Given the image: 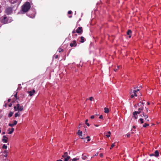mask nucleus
<instances>
[{
	"label": "nucleus",
	"mask_w": 161,
	"mask_h": 161,
	"mask_svg": "<svg viewBox=\"0 0 161 161\" xmlns=\"http://www.w3.org/2000/svg\"><path fill=\"white\" fill-rule=\"evenodd\" d=\"M14 129L13 128H9L8 129V134H11L14 131Z\"/></svg>",
	"instance_id": "ddd939ff"
},
{
	"label": "nucleus",
	"mask_w": 161,
	"mask_h": 161,
	"mask_svg": "<svg viewBox=\"0 0 161 161\" xmlns=\"http://www.w3.org/2000/svg\"><path fill=\"white\" fill-rule=\"evenodd\" d=\"M77 45V43L76 41L74 40L71 42L70 44V46L71 47H75Z\"/></svg>",
	"instance_id": "1a4fd4ad"
},
{
	"label": "nucleus",
	"mask_w": 161,
	"mask_h": 161,
	"mask_svg": "<svg viewBox=\"0 0 161 161\" xmlns=\"http://www.w3.org/2000/svg\"><path fill=\"white\" fill-rule=\"evenodd\" d=\"M31 7V4L29 2H26L21 7V11L23 13L27 12L30 9Z\"/></svg>",
	"instance_id": "f03ea898"
},
{
	"label": "nucleus",
	"mask_w": 161,
	"mask_h": 161,
	"mask_svg": "<svg viewBox=\"0 0 161 161\" xmlns=\"http://www.w3.org/2000/svg\"><path fill=\"white\" fill-rule=\"evenodd\" d=\"M62 157L64 158V161H68L70 158V157L68 156V153L67 152H66L64 153Z\"/></svg>",
	"instance_id": "0eeeda50"
},
{
	"label": "nucleus",
	"mask_w": 161,
	"mask_h": 161,
	"mask_svg": "<svg viewBox=\"0 0 161 161\" xmlns=\"http://www.w3.org/2000/svg\"><path fill=\"white\" fill-rule=\"evenodd\" d=\"M78 135L80 137V138L82 139H84L85 138L82 137V132L80 130H78L77 132Z\"/></svg>",
	"instance_id": "f8f14e48"
},
{
	"label": "nucleus",
	"mask_w": 161,
	"mask_h": 161,
	"mask_svg": "<svg viewBox=\"0 0 161 161\" xmlns=\"http://www.w3.org/2000/svg\"><path fill=\"white\" fill-rule=\"evenodd\" d=\"M12 105V104L10 103V104H9L8 105V106H9V107H11Z\"/></svg>",
	"instance_id": "de8ad7c7"
},
{
	"label": "nucleus",
	"mask_w": 161,
	"mask_h": 161,
	"mask_svg": "<svg viewBox=\"0 0 161 161\" xmlns=\"http://www.w3.org/2000/svg\"><path fill=\"white\" fill-rule=\"evenodd\" d=\"M136 126L134 125L132 126V128L131 129V132L132 134H134L136 132Z\"/></svg>",
	"instance_id": "6ab92c4d"
},
{
	"label": "nucleus",
	"mask_w": 161,
	"mask_h": 161,
	"mask_svg": "<svg viewBox=\"0 0 161 161\" xmlns=\"http://www.w3.org/2000/svg\"><path fill=\"white\" fill-rule=\"evenodd\" d=\"M1 129H0V133H1Z\"/></svg>",
	"instance_id": "bf43d9fd"
},
{
	"label": "nucleus",
	"mask_w": 161,
	"mask_h": 161,
	"mask_svg": "<svg viewBox=\"0 0 161 161\" xmlns=\"http://www.w3.org/2000/svg\"><path fill=\"white\" fill-rule=\"evenodd\" d=\"M69 18H71L72 17V16H69Z\"/></svg>",
	"instance_id": "13d9d810"
},
{
	"label": "nucleus",
	"mask_w": 161,
	"mask_h": 161,
	"mask_svg": "<svg viewBox=\"0 0 161 161\" xmlns=\"http://www.w3.org/2000/svg\"><path fill=\"white\" fill-rule=\"evenodd\" d=\"M149 156H154V153L150 154L149 155Z\"/></svg>",
	"instance_id": "c03bdc74"
},
{
	"label": "nucleus",
	"mask_w": 161,
	"mask_h": 161,
	"mask_svg": "<svg viewBox=\"0 0 161 161\" xmlns=\"http://www.w3.org/2000/svg\"><path fill=\"white\" fill-rule=\"evenodd\" d=\"M8 138L5 136H3L2 139L3 142L4 143H7L8 142Z\"/></svg>",
	"instance_id": "2eb2a0df"
},
{
	"label": "nucleus",
	"mask_w": 161,
	"mask_h": 161,
	"mask_svg": "<svg viewBox=\"0 0 161 161\" xmlns=\"http://www.w3.org/2000/svg\"><path fill=\"white\" fill-rule=\"evenodd\" d=\"M3 153L4 154L3 155V158L4 159H6V158L7 157V155H8V151L7 150H5L3 152Z\"/></svg>",
	"instance_id": "9d476101"
},
{
	"label": "nucleus",
	"mask_w": 161,
	"mask_h": 161,
	"mask_svg": "<svg viewBox=\"0 0 161 161\" xmlns=\"http://www.w3.org/2000/svg\"><path fill=\"white\" fill-rule=\"evenodd\" d=\"M13 112H10L8 114V117L9 118H10L13 115Z\"/></svg>",
	"instance_id": "bb28decb"
},
{
	"label": "nucleus",
	"mask_w": 161,
	"mask_h": 161,
	"mask_svg": "<svg viewBox=\"0 0 161 161\" xmlns=\"http://www.w3.org/2000/svg\"><path fill=\"white\" fill-rule=\"evenodd\" d=\"M95 117V116L94 115H92L91 116L90 118L92 119H94Z\"/></svg>",
	"instance_id": "79ce46f5"
},
{
	"label": "nucleus",
	"mask_w": 161,
	"mask_h": 161,
	"mask_svg": "<svg viewBox=\"0 0 161 161\" xmlns=\"http://www.w3.org/2000/svg\"><path fill=\"white\" fill-rule=\"evenodd\" d=\"M58 51L59 53H61L63 51V49L61 48H59Z\"/></svg>",
	"instance_id": "473e14b6"
},
{
	"label": "nucleus",
	"mask_w": 161,
	"mask_h": 161,
	"mask_svg": "<svg viewBox=\"0 0 161 161\" xmlns=\"http://www.w3.org/2000/svg\"><path fill=\"white\" fill-rule=\"evenodd\" d=\"M93 99L94 100V99L92 97H91L89 98V100L91 101H92Z\"/></svg>",
	"instance_id": "58836bf2"
},
{
	"label": "nucleus",
	"mask_w": 161,
	"mask_h": 161,
	"mask_svg": "<svg viewBox=\"0 0 161 161\" xmlns=\"http://www.w3.org/2000/svg\"><path fill=\"white\" fill-rule=\"evenodd\" d=\"M14 108L15 111H18L19 112L23 110L24 108L21 104H17L16 106H14Z\"/></svg>",
	"instance_id": "20e7f679"
},
{
	"label": "nucleus",
	"mask_w": 161,
	"mask_h": 161,
	"mask_svg": "<svg viewBox=\"0 0 161 161\" xmlns=\"http://www.w3.org/2000/svg\"><path fill=\"white\" fill-rule=\"evenodd\" d=\"M17 124V121L16 120H15L13 123H9L8 124V125L10 127H13L16 125Z\"/></svg>",
	"instance_id": "f3484780"
},
{
	"label": "nucleus",
	"mask_w": 161,
	"mask_h": 161,
	"mask_svg": "<svg viewBox=\"0 0 161 161\" xmlns=\"http://www.w3.org/2000/svg\"><path fill=\"white\" fill-rule=\"evenodd\" d=\"M79 160V158H75L73 159H71L70 160V161H77Z\"/></svg>",
	"instance_id": "393cba45"
},
{
	"label": "nucleus",
	"mask_w": 161,
	"mask_h": 161,
	"mask_svg": "<svg viewBox=\"0 0 161 161\" xmlns=\"http://www.w3.org/2000/svg\"><path fill=\"white\" fill-rule=\"evenodd\" d=\"M112 148H113V147H111L110 149H111Z\"/></svg>",
	"instance_id": "4d7b16f0"
},
{
	"label": "nucleus",
	"mask_w": 161,
	"mask_h": 161,
	"mask_svg": "<svg viewBox=\"0 0 161 161\" xmlns=\"http://www.w3.org/2000/svg\"><path fill=\"white\" fill-rule=\"evenodd\" d=\"M10 100H11V99H8V102H10Z\"/></svg>",
	"instance_id": "603ef678"
},
{
	"label": "nucleus",
	"mask_w": 161,
	"mask_h": 161,
	"mask_svg": "<svg viewBox=\"0 0 161 161\" xmlns=\"http://www.w3.org/2000/svg\"><path fill=\"white\" fill-rule=\"evenodd\" d=\"M72 34L73 36L74 37H75L77 36V34L75 33H72Z\"/></svg>",
	"instance_id": "72a5a7b5"
},
{
	"label": "nucleus",
	"mask_w": 161,
	"mask_h": 161,
	"mask_svg": "<svg viewBox=\"0 0 161 161\" xmlns=\"http://www.w3.org/2000/svg\"><path fill=\"white\" fill-rule=\"evenodd\" d=\"M3 148L6 149L7 148V146L5 144L3 145L2 147Z\"/></svg>",
	"instance_id": "2f4dec72"
},
{
	"label": "nucleus",
	"mask_w": 161,
	"mask_h": 161,
	"mask_svg": "<svg viewBox=\"0 0 161 161\" xmlns=\"http://www.w3.org/2000/svg\"><path fill=\"white\" fill-rule=\"evenodd\" d=\"M127 35L129 36V38H130L132 34V31L131 30H129L128 31L127 33Z\"/></svg>",
	"instance_id": "a211bd4d"
},
{
	"label": "nucleus",
	"mask_w": 161,
	"mask_h": 161,
	"mask_svg": "<svg viewBox=\"0 0 161 161\" xmlns=\"http://www.w3.org/2000/svg\"><path fill=\"white\" fill-rule=\"evenodd\" d=\"M72 12L71 11H69L68 12V14H72Z\"/></svg>",
	"instance_id": "ea45409f"
},
{
	"label": "nucleus",
	"mask_w": 161,
	"mask_h": 161,
	"mask_svg": "<svg viewBox=\"0 0 161 161\" xmlns=\"http://www.w3.org/2000/svg\"><path fill=\"white\" fill-rule=\"evenodd\" d=\"M139 120L140 121V123L141 124H142L144 123L143 119L142 118L140 119Z\"/></svg>",
	"instance_id": "c756f323"
},
{
	"label": "nucleus",
	"mask_w": 161,
	"mask_h": 161,
	"mask_svg": "<svg viewBox=\"0 0 161 161\" xmlns=\"http://www.w3.org/2000/svg\"><path fill=\"white\" fill-rule=\"evenodd\" d=\"M35 91L34 90H33L32 91H31L28 92V93L29 94V95L30 96H32L35 93Z\"/></svg>",
	"instance_id": "4468645a"
},
{
	"label": "nucleus",
	"mask_w": 161,
	"mask_h": 161,
	"mask_svg": "<svg viewBox=\"0 0 161 161\" xmlns=\"http://www.w3.org/2000/svg\"><path fill=\"white\" fill-rule=\"evenodd\" d=\"M29 16L31 18H34L35 17V15L33 14L32 16Z\"/></svg>",
	"instance_id": "37998d69"
},
{
	"label": "nucleus",
	"mask_w": 161,
	"mask_h": 161,
	"mask_svg": "<svg viewBox=\"0 0 161 161\" xmlns=\"http://www.w3.org/2000/svg\"><path fill=\"white\" fill-rule=\"evenodd\" d=\"M80 43H83L85 41V39L83 36H81L80 37Z\"/></svg>",
	"instance_id": "412c9836"
},
{
	"label": "nucleus",
	"mask_w": 161,
	"mask_h": 161,
	"mask_svg": "<svg viewBox=\"0 0 161 161\" xmlns=\"http://www.w3.org/2000/svg\"><path fill=\"white\" fill-rule=\"evenodd\" d=\"M143 103H139L138 104V106H139V108L138 109V111H137L138 112V113L139 114L141 113L142 111L143 110Z\"/></svg>",
	"instance_id": "423d86ee"
},
{
	"label": "nucleus",
	"mask_w": 161,
	"mask_h": 161,
	"mask_svg": "<svg viewBox=\"0 0 161 161\" xmlns=\"http://www.w3.org/2000/svg\"><path fill=\"white\" fill-rule=\"evenodd\" d=\"M119 66H115L114 69V71H117V70L118 69H119Z\"/></svg>",
	"instance_id": "cd10ccee"
},
{
	"label": "nucleus",
	"mask_w": 161,
	"mask_h": 161,
	"mask_svg": "<svg viewBox=\"0 0 161 161\" xmlns=\"http://www.w3.org/2000/svg\"><path fill=\"white\" fill-rule=\"evenodd\" d=\"M87 155L85 154H83L82 155V158L83 160H85L87 158Z\"/></svg>",
	"instance_id": "4be33fe9"
},
{
	"label": "nucleus",
	"mask_w": 161,
	"mask_h": 161,
	"mask_svg": "<svg viewBox=\"0 0 161 161\" xmlns=\"http://www.w3.org/2000/svg\"><path fill=\"white\" fill-rule=\"evenodd\" d=\"M138 114H139L138 112L136 111L134 112L133 113V117L135 119H137L138 117Z\"/></svg>",
	"instance_id": "9b49d317"
},
{
	"label": "nucleus",
	"mask_w": 161,
	"mask_h": 161,
	"mask_svg": "<svg viewBox=\"0 0 161 161\" xmlns=\"http://www.w3.org/2000/svg\"><path fill=\"white\" fill-rule=\"evenodd\" d=\"M99 118L100 119H103V115H100L99 117Z\"/></svg>",
	"instance_id": "4c0bfd02"
},
{
	"label": "nucleus",
	"mask_w": 161,
	"mask_h": 161,
	"mask_svg": "<svg viewBox=\"0 0 161 161\" xmlns=\"http://www.w3.org/2000/svg\"><path fill=\"white\" fill-rule=\"evenodd\" d=\"M0 20L2 23L5 24L11 22L13 20L11 17H7L6 15H4L1 17Z\"/></svg>",
	"instance_id": "f257e3e1"
},
{
	"label": "nucleus",
	"mask_w": 161,
	"mask_h": 161,
	"mask_svg": "<svg viewBox=\"0 0 161 161\" xmlns=\"http://www.w3.org/2000/svg\"><path fill=\"white\" fill-rule=\"evenodd\" d=\"M111 134V132L110 131L105 132L104 133V134L107 137H109L110 136Z\"/></svg>",
	"instance_id": "dca6fc26"
},
{
	"label": "nucleus",
	"mask_w": 161,
	"mask_h": 161,
	"mask_svg": "<svg viewBox=\"0 0 161 161\" xmlns=\"http://www.w3.org/2000/svg\"><path fill=\"white\" fill-rule=\"evenodd\" d=\"M86 139L87 138V142H89L90 140V137L89 136H87V137H86Z\"/></svg>",
	"instance_id": "c9c22d12"
},
{
	"label": "nucleus",
	"mask_w": 161,
	"mask_h": 161,
	"mask_svg": "<svg viewBox=\"0 0 161 161\" xmlns=\"http://www.w3.org/2000/svg\"><path fill=\"white\" fill-rule=\"evenodd\" d=\"M94 125L96 127H98L99 126V125Z\"/></svg>",
	"instance_id": "3c124183"
},
{
	"label": "nucleus",
	"mask_w": 161,
	"mask_h": 161,
	"mask_svg": "<svg viewBox=\"0 0 161 161\" xmlns=\"http://www.w3.org/2000/svg\"><path fill=\"white\" fill-rule=\"evenodd\" d=\"M17 1V0H9L10 3H15Z\"/></svg>",
	"instance_id": "a878e982"
},
{
	"label": "nucleus",
	"mask_w": 161,
	"mask_h": 161,
	"mask_svg": "<svg viewBox=\"0 0 161 161\" xmlns=\"http://www.w3.org/2000/svg\"><path fill=\"white\" fill-rule=\"evenodd\" d=\"M58 55H56L55 56V58H58Z\"/></svg>",
	"instance_id": "a18cd8bd"
},
{
	"label": "nucleus",
	"mask_w": 161,
	"mask_h": 161,
	"mask_svg": "<svg viewBox=\"0 0 161 161\" xmlns=\"http://www.w3.org/2000/svg\"><path fill=\"white\" fill-rule=\"evenodd\" d=\"M99 155H100V157H101V158H103V153H100V154H99Z\"/></svg>",
	"instance_id": "a19ab883"
},
{
	"label": "nucleus",
	"mask_w": 161,
	"mask_h": 161,
	"mask_svg": "<svg viewBox=\"0 0 161 161\" xmlns=\"http://www.w3.org/2000/svg\"><path fill=\"white\" fill-rule=\"evenodd\" d=\"M143 116H142V117H144L145 118V119L146 120L148 117V115H146V114H144L143 112Z\"/></svg>",
	"instance_id": "5701e85b"
},
{
	"label": "nucleus",
	"mask_w": 161,
	"mask_h": 161,
	"mask_svg": "<svg viewBox=\"0 0 161 161\" xmlns=\"http://www.w3.org/2000/svg\"><path fill=\"white\" fill-rule=\"evenodd\" d=\"M20 114L19 113V112L18 111V113H16L14 114V116L15 117H16L17 116H20Z\"/></svg>",
	"instance_id": "c85d7f7f"
},
{
	"label": "nucleus",
	"mask_w": 161,
	"mask_h": 161,
	"mask_svg": "<svg viewBox=\"0 0 161 161\" xmlns=\"http://www.w3.org/2000/svg\"><path fill=\"white\" fill-rule=\"evenodd\" d=\"M86 124L88 126H90V124L88 123Z\"/></svg>",
	"instance_id": "8fccbe9b"
},
{
	"label": "nucleus",
	"mask_w": 161,
	"mask_h": 161,
	"mask_svg": "<svg viewBox=\"0 0 161 161\" xmlns=\"http://www.w3.org/2000/svg\"><path fill=\"white\" fill-rule=\"evenodd\" d=\"M57 161H63L61 160H58Z\"/></svg>",
	"instance_id": "6e6d98bb"
},
{
	"label": "nucleus",
	"mask_w": 161,
	"mask_h": 161,
	"mask_svg": "<svg viewBox=\"0 0 161 161\" xmlns=\"http://www.w3.org/2000/svg\"><path fill=\"white\" fill-rule=\"evenodd\" d=\"M115 142L114 143L112 144L111 146V147H113L115 146Z\"/></svg>",
	"instance_id": "e433bc0d"
},
{
	"label": "nucleus",
	"mask_w": 161,
	"mask_h": 161,
	"mask_svg": "<svg viewBox=\"0 0 161 161\" xmlns=\"http://www.w3.org/2000/svg\"><path fill=\"white\" fill-rule=\"evenodd\" d=\"M87 122H88V119H87L85 121V124H86L88 123Z\"/></svg>",
	"instance_id": "09e8293b"
},
{
	"label": "nucleus",
	"mask_w": 161,
	"mask_h": 161,
	"mask_svg": "<svg viewBox=\"0 0 161 161\" xmlns=\"http://www.w3.org/2000/svg\"><path fill=\"white\" fill-rule=\"evenodd\" d=\"M154 156L156 157H158L159 156V153L158 150H156L155 151L154 153Z\"/></svg>",
	"instance_id": "aec40b11"
},
{
	"label": "nucleus",
	"mask_w": 161,
	"mask_h": 161,
	"mask_svg": "<svg viewBox=\"0 0 161 161\" xmlns=\"http://www.w3.org/2000/svg\"><path fill=\"white\" fill-rule=\"evenodd\" d=\"M145 108L146 109V112L147 113L148 112V108L145 107Z\"/></svg>",
	"instance_id": "49530a36"
},
{
	"label": "nucleus",
	"mask_w": 161,
	"mask_h": 161,
	"mask_svg": "<svg viewBox=\"0 0 161 161\" xmlns=\"http://www.w3.org/2000/svg\"><path fill=\"white\" fill-rule=\"evenodd\" d=\"M140 93V91L139 89L134 90L133 91L131 90L130 92V97L132 98L134 97H136L138 94Z\"/></svg>",
	"instance_id": "7ed1b4c3"
},
{
	"label": "nucleus",
	"mask_w": 161,
	"mask_h": 161,
	"mask_svg": "<svg viewBox=\"0 0 161 161\" xmlns=\"http://www.w3.org/2000/svg\"><path fill=\"white\" fill-rule=\"evenodd\" d=\"M130 136V135H127V136L128 137H129Z\"/></svg>",
	"instance_id": "5fc2aeb1"
},
{
	"label": "nucleus",
	"mask_w": 161,
	"mask_h": 161,
	"mask_svg": "<svg viewBox=\"0 0 161 161\" xmlns=\"http://www.w3.org/2000/svg\"><path fill=\"white\" fill-rule=\"evenodd\" d=\"M83 32V30L82 27H79L78 28L75 30V29L74 30L72 31V33H77L79 35H81Z\"/></svg>",
	"instance_id": "39448f33"
},
{
	"label": "nucleus",
	"mask_w": 161,
	"mask_h": 161,
	"mask_svg": "<svg viewBox=\"0 0 161 161\" xmlns=\"http://www.w3.org/2000/svg\"><path fill=\"white\" fill-rule=\"evenodd\" d=\"M149 124H147V123H145V124H144L143 125V127H147V126H148L149 125Z\"/></svg>",
	"instance_id": "7c9ffc66"
},
{
	"label": "nucleus",
	"mask_w": 161,
	"mask_h": 161,
	"mask_svg": "<svg viewBox=\"0 0 161 161\" xmlns=\"http://www.w3.org/2000/svg\"><path fill=\"white\" fill-rule=\"evenodd\" d=\"M6 13L8 15L12 13L13 11V8L11 7H8L5 10Z\"/></svg>",
	"instance_id": "6e6552de"
},
{
	"label": "nucleus",
	"mask_w": 161,
	"mask_h": 161,
	"mask_svg": "<svg viewBox=\"0 0 161 161\" xmlns=\"http://www.w3.org/2000/svg\"><path fill=\"white\" fill-rule=\"evenodd\" d=\"M147 105H149L150 104V103H149V102H147Z\"/></svg>",
	"instance_id": "864d4df0"
},
{
	"label": "nucleus",
	"mask_w": 161,
	"mask_h": 161,
	"mask_svg": "<svg viewBox=\"0 0 161 161\" xmlns=\"http://www.w3.org/2000/svg\"><path fill=\"white\" fill-rule=\"evenodd\" d=\"M17 92H16V93L14 95V97L16 99H18L19 98H17Z\"/></svg>",
	"instance_id": "f704fd0d"
},
{
	"label": "nucleus",
	"mask_w": 161,
	"mask_h": 161,
	"mask_svg": "<svg viewBox=\"0 0 161 161\" xmlns=\"http://www.w3.org/2000/svg\"><path fill=\"white\" fill-rule=\"evenodd\" d=\"M104 109V112L105 113H108L109 112V110L108 108H105Z\"/></svg>",
	"instance_id": "b1692460"
}]
</instances>
